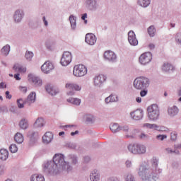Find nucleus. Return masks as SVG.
<instances>
[{
    "mask_svg": "<svg viewBox=\"0 0 181 181\" xmlns=\"http://www.w3.org/2000/svg\"><path fill=\"white\" fill-rule=\"evenodd\" d=\"M19 127L21 129H28L29 127V123L26 119H22L19 122Z\"/></svg>",
    "mask_w": 181,
    "mask_h": 181,
    "instance_id": "obj_36",
    "label": "nucleus"
},
{
    "mask_svg": "<svg viewBox=\"0 0 181 181\" xmlns=\"http://www.w3.org/2000/svg\"><path fill=\"white\" fill-rule=\"evenodd\" d=\"M19 76H21L20 74H14V78H16V80H21V77H19Z\"/></svg>",
    "mask_w": 181,
    "mask_h": 181,
    "instance_id": "obj_61",
    "label": "nucleus"
},
{
    "mask_svg": "<svg viewBox=\"0 0 181 181\" xmlns=\"http://www.w3.org/2000/svg\"><path fill=\"white\" fill-rule=\"evenodd\" d=\"M85 6L88 11H91L92 12H95V11L100 9L98 0H86Z\"/></svg>",
    "mask_w": 181,
    "mask_h": 181,
    "instance_id": "obj_8",
    "label": "nucleus"
},
{
    "mask_svg": "<svg viewBox=\"0 0 181 181\" xmlns=\"http://www.w3.org/2000/svg\"><path fill=\"white\" fill-rule=\"evenodd\" d=\"M28 81L30 83H33V86L35 87H42L43 84V81L40 78V77L36 76L34 74H29L28 76Z\"/></svg>",
    "mask_w": 181,
    "mask_h": 181,
    "instance_id": "obj_9",
    "label": "nucleus"
},
{
    "mask_svg": "<svg viewBox=\"0 0 181 181\" xmlns=\"http://www.w3.org/2000/svg\"><path fill=\"white\" fill-rule=\"evenodd\" d=\"M130 117L132 119L139 121L144 118V110L142 109H137L130 112Z\"/></svg>",
    "mask_w": 181,
    "mask_h": 181,
    "instance_id": "obj_14",
    "label": "nucleus"
},
{
    "mask_svg": "<svg viewBox=\"0 0 181 181\" xmlns=\"http://www.w3.org/2000/svg\"><path fill=\"white\" fill-rule=\"evenodd\" d=\"M27 137L29 139L30 145H35L39 139V132L33 130L29 131L27 134Z\"/></svg>",
    "mask_w": 181,
    "mask_h": 181,
    "instance_id": "obj_11",
    "label": "nucleus"
},
{
    "mask_svg": "<svg viewBox=\"0 0 181 181\" xmlns=\"http://www.w3.org/2000/svg\"><path fill=\"white\" fill-rule=\"evenodd\" d=\"M54 69V66L53 64L49 61H47L42 66L41 70L42 73H45V74H49L52 70Z\"/></svg>",
    "mask_w": 181,
    "mask_h": 181,
    "instance_id": "obj_16",
    "label": "nucleus"
},
{
    "mask_svg": "<svg viewBox=\"0 0 181 181\" xmlns=\"http://www.w3.org/2000/svg\"><path fill=\"white\" fill-rule=\"evenodd\" d=\"M90 160H91V158H90V156H85L83 158V162L85 163H88V162H90Z\"/></svg>",
    "mask_w": 181,
    "mask_h": 181,
    "instance_id": "obj_53",
    "label": "nucleus"
},
{
    "mask_svg": "<svg viewBox=\"0 0 181 181\" xmlns=\"http://www.w3.org/2000/svg\"><path fill=\"white\" fill-rule=\"evenodd\" d=\"M106 104H110V103H117L118 101V96L115 95H110L105 99Z\"/></svg>",
    "mask_w": 181,
    "mask_h": 181,
    "instance_id": "obj_31",
    "label": "nucleus"
},
{
    "mask_svg": "<svg viewBox=\"0 0 181 181\" xmlns=\"http://www.w3.org/2000/svg\"><path fill=\"white\" fill-rule=\"evenodd\" d=\"M170 136L171 141H176V139H177V133L176 132H171Z\"/></svg>",
    "mask_w": 181,
    "mask_h": 181,
    "instance_id": "obj_48",
    "label": "nucleus"
},
{
    "mask_svg": "<svg viewBox=\"0 0 181 181\" xmlns=\"http://www.w3.org/2000/svg\"><path fill=\"white\" fill-rule=\"evenodd\" d=\"M42 21L44 23L45 26H49V22L46 20V16L42 17Z\"/></svg>",
    "mask_w": 181,
    "mask_h": 181,
    "instance_id": "obj_55",
    "label": "nucleus"
},
{
    "mask_svg": "<svg viewBox=\"0 0 181 181\" xmlns=\"http://www.w3.org/2000/svg\"><path fill=\"white\" fill-rule=\"evenodd\" d=\"M83 119L86 124H94V115L91 114H86L83 115Z\"/></svg>",
    "mask_w": 181,
    "mask_h": 181,
    "instance_id": "obj_28",
    "label": "nucleus"
},
{
    "mask_svg": "<svg viewBox=\"0 0 181 181\" xmlns=\"http://www.w3.org/2000/svg\"><path fill=\"white\" fill-rule=\"evenodd\" d=\"M9 151L11 153H16L18 152V146L16 144H11L9 147Z\"/></svg>",
    "mask_w": 181,
    "mask_h": 181,
    "instance_id": "obj_43",
    "label": "nucleus"
},
{
    "mask_svg": "<svg viewBox=\"0 0 181 181\" xmlns=\"http://www.w3.org/2000/svg\"><path fill=\"white\" fill-rule=\"evenodd\" d=\"M20 90L21 91H22V93H26L28 91V88L26 87H20Z\"/></svg>",
    "mask_w": 181,
    "mask_h": 181,
    "instance_id": "obj_59",
    "label": "nucleus"
},
{
    "mask_svg": "<svg viewBox=\"0 0 181 181\" xmlns=\"http://www.w3.org/2000/svg\"><path fill=\"white\" fill-rule=\"evenodd\" d=\"M125 181H136L135 176L132 174H127L125 177Z\"/></svg>",
    "mask_w": 181,
    "mask_h": 181,
    "instance_id": "obj_45",
    "label": "nucleus"
},
{
    "mask_svg": "<svg viewBox=\"0 0 181 181\" xmlns=\"http://www.w3.org/2000/svg\"><path fill=\"white\" fill-rule=\"evenodd\" d=\"M127 148L131 153H134V155H144L146 153V146L144 144H129Z\"/></svg>",
    "mask_w": 181,
    "mask_h": 181,
    "instance_id": "obj_6",
    "label": "nucleus"
},
{
    "mask_svg": "<svg viewBox=\"0 0 181 181\" xmlns=\"http://www.w3.org/2000/svg\"><path fill=\"white\" fill-rule=\"evenodd\" d=\"M107 81V76L99 75L94 78V86L95 87H101L103 83Z\"/></svg>",
    "mask_w": 181,
    "mask_h": 181,
    "instance_id": "obj_18",
    "label": "nucleus"
},
{
    "mask_svg": "<svg viewBox=\"0 0 181 181\" xmlns=\"http://www.w3.org/2000/svg\"><path fill=\"white\" fill-rule=\"evenodd\" d=\"M100 177H101V175L98 170H93L90 174V181H100Z\"/></svg>",
    "mask_w": 181,
    "mask_h": 181,
    "instance_id": "obj_22",
    "label": "nucleus"
},
{
    "mask_svg": "<svg viewBox=\"0 0 181 181\" xmlns=\"http://www.w3.org/2000/svg\"><path fill=\"white\" fill-rule=\"evenodd\" d=\"M166 138H168V136L165 134H159L156 136V139L158 141H163V139H166Z\"/></svg>",
    "mask_w": 181,
    "mask_h": 181,
    "instance_id": "obj_47",
    "label": "nucleus"
},
{
    "mask_svg": "<svg viewBox=\"0 0 181 181\" xmlns=\"http://www.w3.org/2000/svg\"><path fill=\"white\" fill-rule=\"evenodd\" d=\"M109 181H121L118 177H112L109 178Z\"/></svg>",
    "mask_w": 181,
    "mask_h": 181,
    "instance_id": "obj_56",
    "label": "nucleus"
},
{
    "mask_svg": "<svg viewBox=\"0 0 181 181\" xmlns=\"http://www.w3.org/2000/svg\"><path fill=\"white\" fill-rule=\"evenodd\" d=\"M66 88L72 90L73 91H80V90H81V87L76 83H66Z\"/></svg>",
    "mask_w": 181,
    "mask_h": 181,
    "instance_id": "obj_27",
    "label": "nucleus"
},
{
    "mask_svg": "<svg viewBox=\"0 0 181 181\" xmlns=\"http://www.w3.org/2000/svg\"><path fill=\"white\" fill-rule=\"evenodd\" d=\"M67 145L68 148H70L71 149H76V144L69 143Z\"/></svg>",
    "mask_w": 181,
    "mask_h": 181,
    "instance_id": "obj_54",
    "label": "nucleus"
},
{
    "mask_svg": "<svg viewBox=\"0 0 181 181\" xmlns=\"http://www.w3.org/2000/svg\"><path fill=\"white\" fill-rule=\"evenodd\" d=\"M67 159L69 160L71 164L73 165V166L78 165V157L76 154H69L67 156Z\"/></svg>",
    "mask_w": 181,
    "mask_h": 181,
    "instance_id": "obj_24",
    "label": "nucleus"
},
{
    "mask_svg": "<svg viewBox=\"0 0 181 181\" xmlns=\"http://www.w3.org/2000/svg\"><path fill=\"white\" fill-rule=\"evenodd\" d=\"M148 95V90L146 88L141 89L140 91V96L141 97H146Z\"/></svg>",
    "mask_w": 181,
    "mask_h": 181,
    "instance_id": "obj_46",
    "label": "nucleus"
},
{
    "mask_svg": "<svg viewBox=\"0 0 181 181\" xmlns=\"http://www.w3.org/2000/svg\"><path fill=\"white\" fill-rule=\"evenodd\" d=\"M60 62L62 66H69L71 63V52L67 51L64 52Z\"/></svg>",
    "mask_w": 181,
    "mask_h": 181,
    "instance_id": "obj_12",
    "label": "nucleus"
},
{
    "mask_svg": "<svg viewBox=\"0 0 181 181\" xmlns=\"http://www.w3.org/2000/svg\"><path fill=\"white\" fill-rule=\"evenodd\" d=\"M67 103H70L74 105H80L81 104V100L77 98H69L66 100Z\"/></svg>",
    "mask_w": 181,
    "mask_h": 181,
    "instance_id": "obj_33",
    "label": "nucleus"
},
{
    "mask_svg": "<svg viewBox=\"0 0 181 181\" xmlns=\"http://www.w3.org/2000/svg\"><path fill=\"white\" fill-rule=\"evenodd\" d=\"M9 156L8 150L2 148L0 150V159L1 160H6Z\"/></svg>",
    "mask_w": 181,
    "mask_h": 181,
    "instance_id": "obj_30",
    "label": "nucleus"
},
{
    "mask_svg": "<svg viewBox=\"0 0 181 181\" xmlns=\"http://www.w3.org/2000/svg\"><path fill=\"white\" fill-rule=\"evenodd\" d=\"M25 18V12L22 9H17L13 16V19L15 23H21L22 19Z\"/></svg>",
    "mask_w": 181,
    "mask_h": 181,
    "instance_id": "obj_13",
    "label": "nucleus"
},
{
    "mask_svg": "<svg viewBox=\"0 0 181 181\" xmlns=\"http://www.w3.org/2000/svg\"><path fill=\"white\" fill-rule=\"evenodd\" d=\"M6 98L8 100H11V98H12V95H11L9 90L6 91Z\"/></svg>",
    "mask_w": 181,
    "mask_h": 181,
    "instance_id": "obj_52",
    "label": "nucleus"
},
{
    "mask_svg": "<svg viewBox=\"0 0 181 181\" xmlns=\"http://www.w3.org/2000/svg\"><path fill=\"white\" fill-rule=\"evenodd\" d=\"M137 4L143 8H148L151 5V0H138Z\"/></svg>",
    "mask_w": 181,
    "mask_h": 181,
    "instance_id": "obj_34",
    "label": "nucleus"
},
{
    "mask_svg": "<svg viewBox=\"0 0 181 181\" xmlns=\"http://www.w3.org/2000/svg\"><path fill=\"white\" fill-rule=\"evenodd\" d=\"M43 122H44L43 118L38 117L36 119L35 122L34 123L35 128H42V127H43V125H45L43 124Z\"/></svg>",
    "mask_w": 181,
    "mask_h": 181,
    "instance_id": "obj_37",
    "label": "nucleus"
},
{
    "mask_svg": "<svg viewBox=\"0 0 181 181\" xmlns=\"http://www.w3.org/2000/svg\"><path fill=\"white\" fill-rule=\"evenodd\" d=\"M45 90L51 95H56V94H59V89L52 86L50 84H47L46 86Z\"/></svg>",
    "mask_w": 181,
    "mask_h": 181,
    "instance_id": "obj_25",
    "label": "nucleus"
},
{
    "mask_svg": "<svg viewBox=\"0 0 181 181\" xmlns=\"http://www.w3.org/2000/svg\"><path fill=\"white\" fill-rule=\"evenodd\" d=\"M13 70H18V71H22V68L21 67H18V66L14 65L13 67Z\"/></svg>",
    "mask_w": 181,
    "mask_h": 181,
    "instance_id": "obj_60",
    "label": "nucleus"
},
{
    "mask_svg": "<svg viewBox=\"0 0 181 181\" xmlns=\"http://www.w3.org/2000/svg\"><path fill=\"white\" fill-rule=\"evenodd\" d=\"M104 58L110 63H115L117 62V54L111 50L105 51L104 53Z\"/></svg>",
    "mask_w": 181,
    "mask_h": 181,
    "instance_id": "obj_15",
    "label": "nucleus"
},
{
    "mask_svg": "<svg viewBox=\"0 0 181 181\" xmlns=\"http://www.w3.org/2000/svg\"><path fill=\"white\" fill-rule=\"evenodd\" d=\"M139 138H141V139H148V134H145V133H141Z\"/></svg>",
    "mask_w": 181,
    "mask_h": 181,
    "instance_id": "obj_51",
    "label": "nucleus"
},
{
    "mask_svg": "<svg viewBox=\"0 0 181 181\" xmlns=\"http://www.w3.org/2000/svg\"><path fill=\"white\" fill-rule=\"evenodd\" d=\"M150 163L151 167L149 166V163L148 161L144 160L139 165V168L148 169L153 172H157L158 173H162V169L159 168V158L154 156L150 160Z\"/></svg>",
    "mask_w": 181,
    "mask_h": 181,
    "instance_id": "obj_3",
    "label": "nucleus"
},
{
    "mask_svg": "<svg viewBox=\"0 0 181 181\" xmlns=\"http://www.w3.org/2000/svg\"><path fill=\"white\" fill-rule=\"evenodd\" d=\"M128 42L131 46H138V40L134 31L128 33Z\"/></svg>",
    "mask_w": 181,
    "mask_h": 181,
    "instance_id": "obj_19",
    "label": "nucleus"
},
{
    "mask_svg": "<svg viewBox=\"0 0 181 181\" xmlns=\"http://www.w3.org/2000/svg\"><path fill=\"white\" fill-rule=\"evenodd\" d=\"M69 21H70L71 30H75L76 28H77V23H76L77 17H76L73 15H71L69 16Z\"/></svg>",
    "mask_w": 181,
    "mask_h": 181,
    "instance_id": "obj_29",
    "label": "nucleus"
},
{
    "mask_svg": "<svg viewBox=\"0 0 181 181\" xmlns=\"http://www.w3.org/2000/svg\"><path fill=\"white\" fill-rule=\"evenodd\" d=\"M162 70L165 73H169V71H173V70H175V67H173L172 64L165 62L162 66Z\"/></svg>",
    "mask_w": 181,
    "mask_h": 181,
    "instance_id": "obj_26",
    "label": "nucleus"
},
{
    "mask_svg": "<svg viewBox=\"0 0 181 181\" xmlns=\"http://www.w3.org/2000/svg\"><path fill=\"white\" fill-rule=\"evenodd\" d=\"M148 119L153 122L159 119L160 115V111L159 110V106L156 104H153L147 108Z\"/></svg>",
    "mask_w": 181,
    "mask_h": 181,
    "instance_id": "obj_5",
    "label": "nucleus"
},
{
    "mask_svg": "<svg viewBox=\"0 0 181 181\" xmlns=\"http://www.w3.org/2000/svg\"><path fill=\"white\" fill-rule=\"evenodd\" d=\"M81 19L82 21H85L86 19H87V13H85L82 15Z\"/></svg>",
    "mask_w": 181,
    "mask_h": 181,
    "instance_id": "obj_63",
    "label": "nucleus"
},
{
    "mask_svg": "<svg viewBox=\"0 0 181 181\" xmlns=\"http://www.w3.org/2000/svg\"><path fill=\"white\" fill-rule=\"evenodd\" d=\"M175 42L177 45L181 46V33H177L175 37Z\"/></svg>",
    "mask_w": 181,
    "mask_h": 181,
    "instance_id": "obj_44",
    "label": "nucleus"
},
{
    "mask_svg": "<svg viewBox=\"0 0 181 181\" xmlns=\"http://www.w3.org/2000/svg\"><path fill=\"white\" fill-rule=\"evenodd\" d=\"M53 140V134L52 132H46L45 135L42 136V142L47 145V144H50Z\"/></svg>",
    "mask_w": 181,
    "mask_h": 181,
    "instance_id": "obj_23",
    "label": "nucleus"
},
{
    "mask_svg": "<svg viewBox=\"0 0 181 181\" xmlns=\"http://www.w3.org/2000/svg\"><path fill=\"white\" fill-rule=\"evenodd\" d=\"M157 128H159V127L155 124H151L150 129H156Z\"/></svg>",
    "mask_w": 181,
    "mask_h": 181,
    "instance_id": "obj_57",
    "label": "nucleus"
},
{
    "mask_svg": "<svg viewBox=\"0 0 181 181\" xmlns=\"http://www.w3.org/2000/svg\"><path fill=\"white\" fill-rule=\"evenodd\" d=\"M148 33L150 37H153L155 36V33H156V28H155V25H151L148 28Z\"/></svg>",
    "mask_w": 181,
    "mask_h": 181,
    "instance_id": "obj_39",
    "label": "nucleus"
},
{
    "mask_svg": "<svg viewBox=\"0 0 181 181\" xmlns=\"http://www.w3.org/2000/svg\"><path fill=\"white\" fill-rule=\"evenodd\" d=\"M139 63L142 64L143 66H146V64H148V63H151L152 61V53L151 52H145L142 54L139 57Z\"/></svg>",
    "mask_w": 181,
    "mask_h": 181,
    "instance_id": "obj_10",
    "label": "nucleus"
},
{
    "mask_svg": "<svg viewBox=\"0 0 181 181\" xmlns=\"http://www.w3.org/2000/svg\"><path fill=\"white\" fill-rule=\"evenodd\" d=\"M73 74L75 77H84L87 74V67L83 64L75 65Z\"/></svg>",
    "mask_w": 181,
    "mask_h": 181,
    "instance_id": "obj_7",
    "label": "nucleus"
},
{
    "mask_svg": "<svg viewBox=\"0 0 181 181\" xmlns=\"http://www.w3.org/2000/svg\"><path fill=\"white\" fill-rule=\"evenodd\" d=\"M9 52H11V46L9 45H6L1 49V53L4 56H8L9 54Z\"/></svg>",
    "mask_w": 181,
    "mask_h": 181,
    "instance_id": "obj_41",
    "label": "nucleus"
},
{
    "mask_svg": "<svg viewBox=\"0 0 181 181\" xmlns=\"http://www.w3.org/2000/svg\"><path fill=\"white\" fill-rule=\"evenodd\" d=\"M25 104L28 103H25V100H23V99L20 98L17 100V105L18 108H23L25 107Z\"/></svg>",
    "mask_w": 181,
    "mask_h": 181,
    "instance_id": "obj_42",
    "label": "nucleus"
},
{
    "mask_svg": "<svg viewBox=\"0 0 181 181\" xmlns=\"http://www.w3.org/2000/svg\"><path fill=\"white\" fill-rule=\"evenodd\" d=\"M137 173L142 181H158L160 175V173L156 171H152V170L141 167H139Z\"/></svg>",
    "mask_w": 181,
    "mask_h": 181,
    "instance_id": "obj_2",
    "label": "nucleus"
},
{
    "mask_svg": "<svg viewBox=\"0 0 181 181\" xmlns=\"http://www.w3.org/2000/svg\"><path fill=\"white\" fill-rule=\"evenodd\" d=\"M126 166H127V168H131V166H132V163L129 160H127L126 161Z\"/></svg>",
    "mask_w": 181,
    "mask_h": 181,
    "instance_id": "obj_58",
    "label": "nucleus"
},
{
    "mask_svg": "<svg viewBox=\"0 0 181 181\" xmlns=\"http://www.w3.org/2000/svg\"><path fill=\"white\" fill-rule=\"evenodd\" d=\"M149 84H151L149 78L144 76L136 78L133 83V86L136 90H145V88L149 87Z\"/></svg>",
    "mask_w": 181,
    "mask_h": 181,
    "instance_id": "obj_4",
    "label": "nucleus"
},
{
    "mask_svg": "<svg viewBox=\"0 0 181 181\" xmlns=\"http://www.w3.org/2000/svg\"><path fill=\"white\" fill-rule=\"evenodd\" d=\"M36 101V92H31L27 98L24 100V104L32 105Z\"/></svg>",
    "mask_w": 181,
    "mask_h": 181,
    "instance_id": "obj_20",
    "label": "nucleus"
},
{
    "mask_svg": "<svg viewBox=\"0 0 181 181\" xmlns=\"http://www.w3.org/2000/svg\"><path fill=\"white\" fill-rule=\"evenodd\" d=\"M120 131H123L124 132H128L129 131V127L127 125L120 126Z\"/></svg>",
    "mask_w": 181,
    "mask_h": 181,
    "instance_id": "obj_50",
    "label": "nucleus"
},
{
    "mask_svg": "<svg viewBox=\"0 0 181 181\" xmlns=\"http://www.w3.org/2000/svg\"><path fill=\"white\" fill-rule=\"evenodd\" d=\"M44 172L51 176H56L63 173V172H71L73 166L70 163L64 160V155L62 153H56L53 156L52 160L44 162L42 165Z\"/></svg>",
    "mask_w": 181,
    "mask_h": 181,
    "instance_id": "obj_1",
    "label": "nucleus"
},
{
    "mask_svg": "<svg viewBox=\"0 0 181 181\" xmlns=\"http://www.w3.org/2000/svg\"><path fill=\"white\" fill-rule=\"evenodd\" d=\"M177 114H179V107L177 106L173 105L168 108V115L170 118H175Z\"/></svg>",
    "mask_w": 181,
    "mask_h": 181,
    "instance_id": "obj_21",
    "label": "nucleus"
},
{
    "mask_svg": "<svg viewBox=\"0 0 181 181\" xmlns=\"http://www.w3.org/2000/svg\"><path fill=\"white\" fill-rule=\"evenodd\" d=\"M6 170V168L4 165H0V176L5 174V171Z\"/></svg>",
    "mask_w": 181,
    "mask_h": 181,
    "instance_id": "obj_49",
    "label": "nucleus"
},
{
    "mask_svg": "<svg viewBox=\"0 0 181 181\" xmlns=\"http://www.w3.org/2000/svg\"><path fill=\"white\" fill-rule=\"evenodd\" d=\"M85 42L90 46H94L97 42V37H95V35L93 33H88L86 35Z\"/></svg>",
    "mask_w": 181,
    "mask_h": 181,
    "instance_id": "obj_17",
    "label": "nucleus"
},
{
    "mask_svg": "<svg viewBox=\"0 0 181 181\" xmlns=\"http://www.w3.org/2000/svg\"><path fill=\"white\" fill-rule=\"evenodd\" d=\"M165 151L168 152V153H173V150H172L170 148H167Z\"/></svg>",
    "mask_w": 181,
    "mask_h": 181,
    "instance_id": "obj_64",
    "label": "nucleus"
},
{
    "mask_svg": "<svg viewBox=\"0 0 181 181\" xmlns=\"http://www.w3.org/2000/svg\"><path fill=\"white\" fill-rule=\"evenodd\" d=\"M33 56H35V54H33L32 51L27 50L25 54V59H26L28 62H32Z\"/></svg>",
    "mask_w": 181,
    "mask_h": 181,
    "instance_id": "obj_38",
    "label": "nucleus"
},
{
    "mask_svg": "<svg viewBox=\"0 0 181 181\" xmlns=\"http://www.w3.org/2000/svg\"><path fill=\"white\" fill-rule=\"evenodd\" d=\"M14 139L17 144H22L23 142V135L21 133L16 134Z\"/></svg>",
    "mask_w": 181,
    "mask_h": 181,
    "instance_id": "obj_40",
    "label": "nucleus"
},
{
    "mask_svg": "<svg viewBox=\"0 0 181 181\" xmlns=\"http://www.w3.org/2000/svg\"><path fill=\"white\" fill-rule=\"evenodd\" d=\"M151 124L146 123L144 124V128H148L149 129H151Z\"/></svg>",
    "mask_w": 181,
    "mask_h": 181,
    "instance_id": "obj_62",
    "label": "nucleus"
},
{
    "mask_svg": "<svg viewBox=\"0 0 181 181\" xmlns=\"http://www.w3.org/2000/svg\"><path fill=\"white\" fill-rule=\"evenodd\" d=\"M110 129L113 134H117V132H119L121 131V128L118 123L111 124L110 125Z\"/></svg>",
    "mask_w": 181,
    "mask_h": 181,
    "instance_id": "obj_32",
    "label": "nucleus"
},
{
    "mask_svg": "<svg viewBox=\"0 0 181 181\" xmlns=\"http://www.w3.org/2000/svg\"><path fill=\"white\" fill-rule=\"evenodd\" d=\"M31 181H45V177L42 175L34 174L30 177Z\"/></svg>",
    "mask_w": 181,
    "mask_h": 181,
    "instance_id": "obj_35",
    "label": "nucleus"
}]
</instances>
